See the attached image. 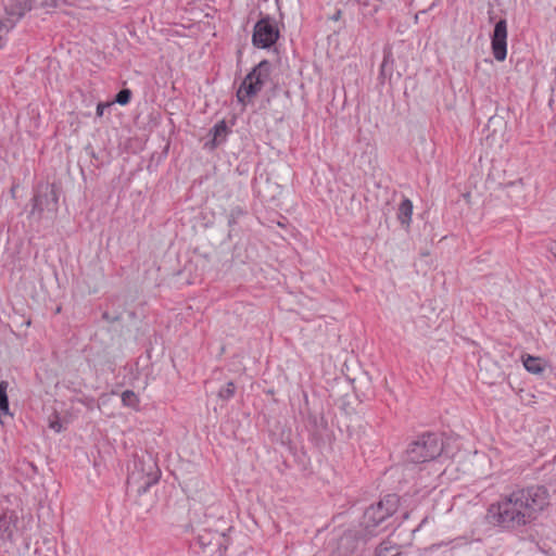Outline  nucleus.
<instances>
[{"label":"nucleus","mask_w":556,"mask_h":556,"mask_svg":"<svg viewBox=\"0 0 556 556\" xmlns=\"http://www.w3.org/2000/svg\"><path fill=\"white\" fill-rule=\"evenodd\" d=\"M522 364L525 368L534 375H540L546 367V362L538 356L525 355L522 356Z\"/></svg>","instance_id":"9d476101"},{"label":"nucleus","mask_w":556,"mask_h":556,"mask_svg":"<svg viewBox=\"0 0 556 556\" xmlns=\"http://www.w3.org/2000/svg\"><path fill=\"white\" fill-rule=\"evenodd\" d=\"M399 506V498L394 494L387 495L377 505L370 506L365 511L367 527H377L389 516L393 515Z\"/></svg>","instance_id":"39448f33"},{"label":"nucleus","mask_w":556,"mask_h":556,"mask_svg":"<svg viewBox=\"0 0 556 556\" xmlns=\"http://www.w3.org/2000/svg\"><path fill=\"white\" fill-rule=\"evenodd\" d=\"M442 445L434 434H426L413 442L407 450V459L410 463H425L439 456Z\"/></svg>","instance_id":"7ed1b4c3"},{"label":"nucleus","mask_w":556,"mask_h":556,"mask_svg":"<svg viewBox=\"0 0 556 556\" xmlns=\"http://www.w3.org/2000/svg\"><path fill=\"white\" fill-rule=\"evenodd\" d=\"M16 4L21 7L18 12L14 11V3L5 4L3 12H0V48L5 45L8 34L15 27L26 12L31 10L29 0H20Z\"/></svg>","instance_id":"20e7f679"},{"label":"nucleus","mask_w":556,"mask_h":556,"mask_svg":"<svg viewBox=\"0 0 556 556\" xmlns=\"http://www.w3.org/2000/svg\"><path fill=\"white\" fill-rule=\"evenodd\" d=\"M549 505V494L544 486L518 489L491 504L488 520L505 530H518L535 521Z\"/></svg>","instance_id":"f257e3e1"},{"label":"nucleus","mask_w":556,"mask_h":556,"mask_svg":"<svg viewBox=\"0 0 556 556\" xmlns=\"http://www.w3.org/2000/svg\"><path fill=\"white\" fill-rule=\"evenodd\" d=\"M412 216L413 203L408 199H404L399 205L396 218L404 228H407L412 222Z\"/></svg>","instance_id":"1a4fd4ad"},{"label":"nucleus","mask_w":556,"mask_h":556,"mask_svg":"<svg viewBox=\"0 0 556 556\" xmlns=\"http://www.w3.org/2000/svg\"><path fill=\"white\" fill-rule=\"evenodd\" d=\"M509 188H515L517 190H523V182L521 180H517L509 185Z\"/></svg>","instance_id":"aec40b11"},{"label":"nucleus","mask_w":556,"mask_h":556,"mask_svg":"<svg viewBox=\"0 0 556 556\" xmlns=\"http://www.w3.org/2000/svg\"><path fill=\"white\" fill-rule=\"evenodd\" d=\"M7 389H8V382L7 381H0V410L4 415H10Z\"/></svg>","instance_id":"ddd939ff"},{"label":"nucleus","mask_w":556,"mask_h":556,"mask_svg":"<svg viewBox=\"0 0 556 556\" xmlns=\"http://www.w3.org/2000/svg\"><path fill=\"white\" fill-rule=\"evenodd\" d=\"M156 480H157V478H156V477H154V478H153V480H152V483H155V482H156Z\"/></svg>","instance_id":"393cba45"},{"label":"nucleus","mask_w":556,"mask_h":556,"mask_svg":"<svg viewBox=\"0 0 556 556\" xmlns=\"http://www.w3.org/2000/svg\"><path fill=\"white\" fill-rule=\"evenodd\" d=\"M491 48L496 61L503 62L507 56V24L501 20L495 24L491 38Z\"/></svg>","instance_id":"0eeeda50"},{"label":"nucleus","mask_w":556,"mask_h":556,"mask_svg":"<svg viewBox=\"0 0 556 556\" xmlns=\"http://www.w3.org/2000/svg\"><path fill=\"white\" fill-rule=\"evenodd\" d=\"M0 534L3 539H10L12 536L10 520L7 517H0Z\"/></svg>","instance_id":"2eb2a0df"},{"label":"nucleus","mask_w":556,"mask_h":556,"mask_svg":"<svg viewBox=\"0 0 556 556\" xmlns=\"http://www.w3.org/2000/svg\"><path fill=\"white\" fill-rule=\"evenodd\" d=\"M387 63V58L384 59L383 63L381 64V68L383 70L384 65Z\"/></svg>","instance_id":"5701e85b"},{"label":"nucleus","mask_w":556,"mask_h":556,"mask_svg":"<svg viewBox=\"0 0 556 556\" xmlns=\"http://www.w3.org/2000/svg\"><path fill=\"white\" fill-rule=\"evenodd\" d=\"M122 402H123L124 406H127V407H130L134 409L139 408V403H140L139 397L135 392H132L130 390H127L122 393Z\"/></svg>","instance_id":"f8f14e48"},{"label":"nucleus","mask_w":556,"mask_h":556,"mask_svg":"<svg viewBox=\"0 0 556 556\" xmlns=\"http://www.w3.org/2000/svg\"><path fill=\"white\" fill-rule=\"evenodd\" d=\"M270 76V64L260 62L243 79L237 91V98L242 104H248L263 89Z\"/></svg>","instance_id":"f03ea898"},{"label":"nucleus","mask_w":556,"mask_h":556,"mask_svg":"<svg viewBox=\"0 0 556 556\" xmlns=\"http://www.w3.org/2000/svg\"><path fill=\"white\" fill-rule=\"evenodd\" d=\"M111 104H112L111 102H106V103L101 102V103H99L97 105V115L99 117L103 116L105 109L110 108Z\"/></svg>","instance_id":"6ab92c4d"},{"label":"nucleus","mask_w":556,"mask_h":556,"mask_svg":"<svg viewBox=\"0 0 556 556\" xmlns=\"http://www.w3.org/2000/svg\"><path fill=\"white\" fill-rule=\"evenodd\" d=\"M211 135L213 137L212 141H211L212 148H215L218 144H220L223 141H225L226 136H227V126H226L225 122L217 123L211 130Z\"/></svg>","instance_id":"9b49d317"},{"label":"nucleus","mask_w":556,"mask_h":556,"mask_svg":"<svg viewBox=\"0 0 556 556\" xmlns=\"http://www.w3.org/2000/svg\"><path fill=\"white\" fill-rule=\"evenodd\" d=\"M20 0H10L7 4H11V3H14L15 4V8H14V11L15 12H18L21 10V7L18 4H16ZM30 2V5L33 7V2L31 0H29Z\"/></svg>","instance_id":"412c9836"},{"label":"nucleus","mask_w":556,"mask_h":556,"mask_svg":"<svg viewBox=\"0 0 556 556\" xmlns=\"http://www.w3.org/2000/svg\"><path fill=\"white\" fill-rule=\"evenodd\" d=\"M83 0H68V3L70 4H76V3H79L81 2Z\"/></svg>","instance_id":"4be33fe9"},{"label":"nucleus","mask_w":556,"mask_h":556,"mask_svg":"<svg viewBox=\"0 0 556 556\" xmlns=\"http://www.w3.org/2000/svg\"><path fill=\"white\" fill-rule=\"evenodd\" d=\"M58 206V197L52 187L46 186L43 191L34 200L33 214L51 216Z\"/></svg>","instance_id":"6e6552de"},{"label":"nucleus","mask_w":556,"mask_h":556,"mask_svg":"<svg viewBox=\"0 0 556 556\" xmlns=\"http://www.w3.org/2000/svg\"><path fill=\"white\" fill-rule=\"evenodd\" d=\"M553 253H554V255L556 257V245H554Z\"/></svg>","instance_id":"b1692460"},{"label":"nucleus","mask_w":556,"mask_h":556,"mask_svg":"<svg viewBox=\"0 0 556 556\" xmlns=\"http://www.w3.org/2000/svg\"><path fill=\"white\" fill-rule=\"evenodd\" d=\"M279 37V30L269 18H263L254 26V33L252 37L253 45L257 48H269L273 46Z\"/></svg>","instance_id":"423d86ee"},{"label":"nucleus","mask_w":556,"mask_h":556,"mask_svg":"<svg viewBox=\"0 0 556 556\" xmlns=\"http://www.w3.org/2000/svg\"><path fill=\"white\" fill-rule=\"evenodd\" d=\"M235 391H236V387L232 382H228L225 387H223L219 392H218V396L222 399V400H229L231 399L233 395H235Z\"/></svg>","instance_id":"4468645a"},{"label":"nucleus","mask_w":556,"mask_h":556,"mask_svg":"<svg viewBox=\"0 0 556 556\" xmlns=\"http://www.w3.org/2000/svg\"><path fill=\"white\" fill-rule=\"evenodd\" d=\"M130 98H131V92L130 90L128 89H123L121 90L117 94H116V98H115V102L121 104V105H126L129 103L130 101Z\"/></svg>","instance_id":"dca6fc26"},{"label":"nucleus","mask_w":556,"mask_h":556,"mask_svg":"<svg viewBox=\"0 0 556 556\" xmlns=\"http://www.w3.org/2000/svg\"><path fill=\"white\" fill-rule=\"evenodd\" d=\"M49 427L55 432H60L62 430V424L56 416L54 419L50 420Z\"/></svg>","instance_id":"a211bd4d"},{"label":"nucleus","mask_w":556,"mask_h":556,"mask_svg":"<svg viewBox=\"0 0 556 556\" xmlns=\"http://www.w3.org/2000/svg\"><path fill=\"white\" fill-rule=\"evenodd\" d=\"M393 549V547L390 545V542H383L376 552V556H397L399 552L391 554L390 552Z\"/></svg>","instance_id":"f3484780"}]
</instances>
